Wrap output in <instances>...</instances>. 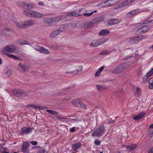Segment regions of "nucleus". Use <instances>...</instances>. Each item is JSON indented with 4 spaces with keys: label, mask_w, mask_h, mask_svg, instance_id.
I'll list each match as a JSON object with an SVG mask.
<instances>
[{
    "label": "nucleus",
    "mask_w": 153,
    "mask_h": 153,
    "mask_svg": "<svg viewBox=\"0 0 153 153\" xmlns=\"http://www.w3.org/2000/svg\"><path fill=\"white\" fill-rule=\"evenodd\" d=\"M23 14L25 16L34 18H39L42 17L44 15L42 13L27 9L23 11Z\"/></svg>",
    "instance_id": "nucleus-1"
},
{
    "label": "nucleus",
    "mask_w": 153,
    "mask_h": 153,
    "mask_svg": "<svg viewBox=\"0 0 153 153\" xmlns=\"http://www.w3.org/2000/svg\"><path fill=\"white\" fill-rule=\"evenodd\" d=\"M105 131V129L103 126H101L96 129L92 134L93 137H99L102 135Z\"/></svg>",
    "instance_id": "nucleus-2"
},
{
    "label": "nucleus",
    "mask_w": 153,
    "mask_h": 153,
    "mask_svg": "<svg viewBox=\"0 0 153 153\" xmlns=\"http://www.w3.org/2000/svg\"><path fill=\"white\" fill-rule=\"evenodd\" d=\"M18 52V50L13 45H9L7 46L4 50V53H16Z\"/></svg>",
    "instance_id": "nucleus-3"
},
{
    "label": "nucleus",
    "mask_w": 153,
    "mask_h": 153,
    "mask_svg": "<svg viewBox=\"0 0 153 153\" xmlns=\"http://www.w3.org/2000/svg\"><path fill=\"white\" fill-rule=\"evenodd\" d=\"M72 103L76 107L82 108H86V106L85 104L79 99H77L73 100Z\"/></svg>",
    "instance_id": "nucleus-4"
},
{
    "label": "nucleus",
    "mask_w": 153,
    "mask_h": 153,
    "mask_svg": "<svg viewBox=\"0 0 153 153\" xmlns=\"http://www.w3.org/2000/svg\"><path fill=\"white\" fill-rule=\"evenodd\" d=\"M65 30V26H62L58 29L55 30L52 32L51 34V36L52 38H54L57 35L59 34L60 32H63Z\"/></svg>",
    "instance_id": "nucleus-5"
},
{
    "label": "nucleus",
    "mask_w": 153,
    "mask_h": 153,
    "mask_svg": "<svg viewBox=\"0 0 153 153\" xmlns=\"http://www.w3.org/2000/svg\"><path fill=\"white\" fill-rule=\"evenodd\" d=\"M120 0H108L105 1L101 3L102 6H111L115 5L118 3Z\"/></svg>",
    "instance_id": "nucleus-6"
},
{
    "label": "nucleus",
    "mask_w": 153,
    "mask_h": 153,
    "mask_svg": "<svg viewBox=\"0 0 153 153\" xmlns=\"http://www.w3.org/2000/svg\"><path fill=\"white\" fill-rule=\"evenodd\" d=\"M139 26H141V27L138 29V31L139 33H144L152 28L151 26H147L144 25H143L141 23L139 24Z\"/></svg>",
    "instance_id": "nucleus-7"
},
{
    "label": "nucleus",
    "mask_w": 153,
    "mask_h": 153,
    "mask_svg": "<svg viewBox=\"0 0 153 153\" xmlns=\"http://www.w3.org/2000/svg\"><path fill=\"white\" fill-rule=\"evenodd\" d=\"M20 4L21 7L25 8L32 9L34 7L33 4H30L26 2L21 1Z\"/></svg>",
    "instance_id": "nucleus-8"
},
{
    "label": "nucleus",
    "mask_w": 153,
    "mask_h": 153,
    "mask_svg": "<svg viewBox=\"0 0 153 153\" xmlns=\"http://www.w3.org/2000/svg\"><path fill=\"white\" fill-rule=\"evenodd\" d=\"M33 128L24 127L21 129L20 131V134H27L30 133Z\"/></svg>",
    "instance_id": "nucleus-9"
},
{
    "label": "nucleus",
    "mask_w": 153,
    "mask_h": 153,
    "mask_svg": "<svg viewBox=\"0 0 153 153\" xmlns=\"http://www.w3.org/2000/svg\"><path fill=\"white\" fill-rule=\"evenodd\" d=\"M29 143L27 142H24L22 145V151L23 153H29V150L28 148Z\"/></svg>",
    "instance_id": "nucleus-10"
},
{
    "label": "nucleus",
    "mask_w": 153,
    "mask_h": 153,
    "mask_svg": "<svg viewBox=\"0 0 153 153\" xmlns=\"http://www.w3.org/2000/svg\"><path fill=\"white\" fill-rule=\"evenodd\" d=\"M13 94L16 96H19L21 95H25L26 93L23 91L17 89L13 90Z\"/></svg>",
    "instance_id": "nucleus-11"
},
{
    "label": "nucleus",
    "mask_w": 153,
    "mask_h": 153,
    "mask_svg": "<svg viewBox=\"0 0 153 153\" xmlns=\"http://www.w3.org/2000/svg\"><path fill=\"white\" fill-rule=\"evenodd\" d=\"M134 1V0H126L124 1L121 3L120 4L119 6L120 7H123L129 5Z\"/></svg>",
    "instance_id": "nucleus-12"
},
{
    "label": "nucleus",
    "mask_w": 153,
    "mask_h": 153,
    "mask_svg": "<svg viewBox=\"0 0 153 153\" xmlns=\"http://www.w3.org/2000/svg\"><path fill=\"white\" fill-rule=\"evenodd\" d=\"M25 28L30 27L35 24V21L33 20H29L24 22Z\"/></svg>",
    "instance_id": "nucleus-13"
},
{
    "label": "nucleus",
    "mask_w": 153,
    "mask_h": 153,
    "mask_svg": "<svg viewBox=\"0 0 153 153\" xmlns=\"http://www.w3.org/2000/svg\"><path fill=\"white\" fill-rule=\"evenodd\" d=\"M16 26L18 28H25L24 22H16L14 23Z\"/></svg>",
    "instance_id": "nucleus-14"
},
{
    "label": "nucleus",
    "mask_w": 153,
    "mask_h": 153,
    "mask_svg": "<svg viewBox=\"0 0 153 153\" xmlns=\"http://www.w3.org/2000/svg\"><path fill=\"white\" fill-rule=\"evenodd\" d=\"M123 71L121 65H120L114 68L112 72L113 74H118L121 73Z\"/></svg>",
    "instance_id": "nucleus-15"
},
{
    "label": "nucleus",
    "mask_w": 153,
    "mask_h": 153,
    "mask_svg": "<svg viewBox=\"0 0 153 153\" xmlns=\"http://www.w3.org/2000/svg\"><path fill=\"white\" fill-rule=\"evenodd\" d=\"M137 146L135 144H132L131 146L125 145L124 146V147L126 148V151L128 153L132 150Z\"/></svg>",
    "instance_id": "nucleus-16"
},
{
    "label": "nucleus",
    "mask_w": 153,
    "mask_h": 153,
    "mask_svg": "<svg viewBox=\"0 0 153 153\" xmlns=\"http://www.w3.org/2000/svg\"><path fill=\"white\" fill-rule=\"evenodd\" d=\"M83 9H80L78 11H79V12L77 11L76 10L73 12H72L70 13H69L67 14V16H77L80 15V14L79 13V12H80L81 11L83 10Z\"/></svg>",
    "instance_id": "nucleus-17"
},
{
    "label": "nucleus",
    "mask_w": 153,
    "mask_h": 153,
    "mask_svg": "<svg viewBox=\"0 0 153 153\" xmlns=\"http://www.w3.org/2000/svg\"><path fill=\"white\" fill-rule=\"evenodd\" d=\"M120 21L118 19H112L108 20V23L109 25L111 26L117 24Z\"/></svg>",
    "instance_id": "nucleus-18"
},
{
    "label": "nucleus",
    "mask_w": 153,
    "mask_h": 153,
    "mask_svg": "<svg viewBox=\"0 0 153 153\" xmlns=\"http://www.w3.org/2000/svg\"><path fill=\"white\" fill-rule=\"evenodd\" d=\"M16 42L20 45H29V42L23 39H18L16 40Z\"/></svg>",
    "instance_id": "nucleus-19"
},
{
    "label": "nucleus",
    "mask_w": 153,
    "mask_h": 153,
    "mask_svg": "<svg viewBox=\"0 0 153 153\" xmlns=\"http://www.w3.org/2000/svg\"><path fill=\"white\" fill-rule=\"evenodd\" d=\"M110 33L109 30L106 29L102 30L99 33L98 35L100 36H104Z\"/></svg>",
    "instance_id": "nucleus-20"
},
{
    "label": "nucleus",
    "mask_w": 153,
    "mask_h": 153,
    "mask_svg": "<svg viewBox=\"0 0 153 153\" xmlns=\"http://www.w3.org/2000/svg\"><path fill=\"white\" fill-rule=\"evenodd\" d=\"M145 114V113L142 112L140 113V114L138 115H135L133 117V118L134 120H137L141 119L143 117Z\"/></svg>",
    "instance_id": "nucleus-21"
},
{
    "label": "nucleus",
    "mask_w": 153,
    "mask_h": 153,
    "mask_svg": "<svg viewBox=\"0 0 153 153\" xmlns=\"http://www.w3.org/2000/svg\"><path fill=\"white\" fill-rule=\"evenodd\" d=\"M131 63L130 62H128L126 63H123L120 64L123 70L127 69L129 68L131 65Z\"/></svg>",
    "instance_id": "nucleus-22"
},
{
    "label": "nucleus",
    "mask_w": 153,
    "mask_h": 153,
    "mask_svg": "<svg viewBox=\"0 0 153 153\" xmlns=\"http://www.w3.org/2000/svg\"><path fill=\"white\" fill-rule=\"evenodd\" d=\"M18 67L22 69L23 71L25 72L27 71L29 69V68L28 66L26 65L21 64V63L19 64Z\"/></svg>",
    "instance_id": "nucleus-23"
},
{
    "label": "nucleus",
    "mask_w": 153,
    "mask_h": 153,
    "mask_svg": "<svg viewBox=\"0 0 153 153\" xmlns=\"http://www.w3.org/2000/svg\"><path fill=\"white\" fill-rule=\"evenodd\" d=\"M103 19V18L102 17H98L94 19L93 22L94 24H97L102 21Z\"/></svg>",
    "instance_id": "nucleus-24"
},
{
    "label": "nucleus",
    "mask_w": 153,
    "mask_h": 153,
    "mask_svg": "<svg viewBox=\"0 0 153 153\" xmlns=\"http://www.w3.org/2000/svg\"><path fill=\"white\" fill-rule=\"evenodd\" d=\"M81 146V144L80 143H76L72 146V149L76 152H77V149Z\"/></svg>",
    "instance_id": "nucleus-25"
},
{
    "label": "nucleus",
    "mask_w": 153,
    "mask_h": 153,
    "mask_svg": "<svg viewBox=\"0 0 153 153\" xmlns=\"http://www.w3.org/2000/svg\"><path fill=\"white\" fill-rule=\"evenodd\" d=\"M96 87L98 90L100 91H102L106 89V87L105 86L100 85H97Z\"/></svg>",
    "instance_id": "nucleus-26"
},
{
    "label": "nucleus",
    "mask_w": 153,
    "mask_h": 153,
    "mask_svg": "<svg viewBox=\"0 0 153 153\" xmlns=\"http://www.w3.org/2000/svg\"><path fill=\"white\" fill-rule=\"evenodd\" d=\"M91 45L93 47H96L99 45L98 40L96 39L93 41L91 44Z\"/></svg>",
    "instance_id": "nucleus-27"
},
{
    "label": "nucleus",
    "mask_w": 153,
    "mask_h": 153,
    "mask_svg": "<svg viewBox=\"0 0 153 153\" xmlns=\"http://www.w3.org/2000/svg\"><path fill=\"white\" fill-rule=\"evenodd\" d=\"M40 52L46 54H49L50 52L49 50L44 47H41Z\"/></svg>",
    "instance_id": "nucleus-28"
},
{
    "label": "nucleus",
    "mask_w": 153,
    "mask_h": 153,
    "mask_svg": "<svg viewBox=\"0 0 153 153\" xmlns=\"http://www.w3.org/2000/svg\"><path fill=\"white\" fill-rule=\"evenodd\" d=\"M138 10L137 9L135 10H132L129 12H128L127 15V16H131V15H133L136 13H138L139 12H138Z\"/></svg>",
    "instance_id": "nucleus-29"
},
{
    "label": "nucleus",
    "mask_w": 153,
    "mask_h": 153,
    "mask_svg": "<svg viewBox=\"0 0 153 153\" xmlns=\"http://www.w3.org/2000/svg\"><path fill=\"white\" fill-rule=\"evenodd\" d=\"M104 69V67H101L98 70V71H97L95 74V76L96 77L98 76L100 74L101 72Z\"/></svg>",
    "instance_id": "nucleus-30"
},
{
    "label": "nucleus",
    "mask_w": 153,
    "mask_h": 153,
    "mask_svg": "<svg viewBox=\"0 0 153 153\" xmlns=\"http://www.w3.org/2000/svg\"><path fill=\"white\" fill-rule=\"evenodd\" d=\"M111 51L109 50H105L99 53L100 55H107L111 53Z\"/></svg>",
    "instance_id": "nucleus-31"
},
{
    "label": "nucleus",
    "mask_w": 153,
    "mask_h": 153,
    "mask_svg": "<svg viewBox=\"0 0 153 153\" xmlns=\"http://www.w3.org/2000/svg\"><path fill=\"white\" fill-rule=\"evenodd\" d=\"M94 24L93 22H91L85 24L84 25V27L85 28H89L92 27Z\"/></svg>",
    "instance_id": "nucleus-32"
},
{
    "label": "nucleus",
    "mask_w": 153,
    "mask_h": 153,
    "mask_svg": "<svg viewBox=\"0 0 153 153\" xmlns=\"http://www.w3.org/2000/svg\"><path fill=\"white\" fill-rule=\"evenodd\" d=\"M129 41L133 43H136L138 42V40H137L136 36L132 37L130 38Z\"/></svg>",
    "instance_id": "nucleus-33"
},
{
    "label": "nucleus",
    "mask_w": 153,
    "mask_h": 153,
    "mask_svg": "<svg viewBox=\"0 0 153 153\" xmlns=\"http://www.w3.org/2000/svg\"><path fill=\"white\" fill-rule=\"evenodd\" d=\"M45 22L48 25H51L53 22L52 18H47L45 19Z\"/></svg>",
    "instance_id": "nucleus-34"
},
{
    "label": "nucleus",
    "mask_w": 153,
    "mask_h": 153,
    "mask_svg": "<svg viewBox=\"0 0 153 153\" xmlns=\"http://www.w3.org/2000/svg\"><path fill=\"white\" fill-rule=\"evenodd\" d=\"M35 148L36 149H39V153H45V152L44 148H41L39 146H36L35 147Z\"/></svg>",
    "instance_id": "nucleus-35"
},
{
    "label": "nucleus",
    "mask_w": 153,
    "mask_h": 153,
    "mask_svg": "<svg viewBox=\"0 0 153 153\" xmlns=\"http://www.w3.org/2000/svg\"><path fill=\"white\" fill-rule=\"evenodd\" d=\"M99 45L103 44L107 41V40L105 38H102L98 39Z\"/></svg>",
    "instance_id": "nucleus-36"
},
{
    "label": "nucleus",
    "mask_w": 153,
    "mask_h": 153,
    "mask_svg": "<svg viewBox=\"0 0 153 153\" xmlns=\"http://www.w3.org/2000/svg\"><path fill=\"white\" fill-rule=\"evenodd\" d=\"M146 36H143L140 35L138 36H136L137 39V40H138V42L143 39L145 38L146 37Z\"/></svg>",
    "instance_id": "nucleus-37"
},
{
    "label": "nucleus",
    "mask_w": 153,
    "mask_h": 153,
    "mask_svg": "<svg viewBox=\"0 0 153 153\" xmlns=\"http://www.w3.org/2000/svg\"><path fill=\"white\" fill-rule=\"evenodd\" d=\"M152 20H148L147 21H146L144 22L143 23V25H144L145 26H147L151 24V23L152 22Z\"/></svg>",
    "instance_id": "nucleus-38"
},
{
    "label": "nucleus",
    "mask_w": 153,
    "mask_h": 153,
    "mask_svg": "<svg viewBox=\"0 0 153 153\" xmlns=\"http://www.w3.org/2000/svg\"><path fill=\"white\" fill-rule=\"evenodd\" d=\"M53 22H58L61 20L60 16H57L52 18Z\"/></svg>",
    "instance_id": "nucleus-39"
},
{
    "label": "nucleus",
    "mask_w": 153,
    "mask_h": 153,
    "mask_svg": "<svg viewBox=\"0 0 153 153\" xmlns=\"http://www.w3.org/2000/svg\"><path fill=\"white\" fill-rule=\"evenodd\" d=\"M46 111L47 112H48V113L51 114H52L57 115L58 114L57 112H56L55 111L53 110H46Z\"/></svg>",
    "instance_id": "nucleus-40"
},
{
    "label": "nucleus",
    "mask_w": 153,
    "mask_h": 153,
    "mask_svg": "<svg viewBox=\"0 0 153 153\" xmlns=\"http://www.w3.org/2000/svg\"><path fill=\"white\" fill-rule=\"evenodd\" d=\"M97 12V10H95L94 12H91L90 13H84L83 14L85 16H89L91 15L94 13H96Z\"/></svg>",
    "instance_id": "nucleus-41"
},
{
    "label": "nucleus",
    "mask_w": 153,
    "mask_h": 153,
    "mask_svg": "<svg viewBox=\"0 0 153 153\" xmlns=\"http://www.w3.org/2000/svg\"><path fill=\"white\" fill-rule=\"evenodd\" d=\"M153 73V68L152 69L149 71L148 72L146 75L149 76V77H150Z\"/></svg>",
    "instance_id": "nucleus-42"
},
{
    "label": "nucleus",
    "mask_w": 153,
    "mask_h": 153,
    "mask_svg": "<svg viewBox=\"0 0 153 153\" xmlns=\"http://www.w3.org/2000/svg\"><path fill=\"white\" fill-rule=\"evenodd\" d=\"M41 47L40 46L38 45H36L34 46V49L38 51H39L40 52V50H41Z\"/></svg>",
    "instance_id": "nucleus-43"
},
{
    "label": "nucleus",
    "mask_w": 153,
    "mask_h": 153,
    "mask_svg": "<svg viewBox=\"0 0 153 153\" xmlns=\"http://www.w3.org/2000/svg\"><path fill=\"white\" fill-rule=\"evenodd\" d=\"M149 76H147V75H145L143 77V81L144 82H146L148 79L149 78Z\"/></svg>",
    "instance_id": "nucleus-44"
},
{
    "label": "nucleus",
    "mask_w": 153,
    "mask_h": 153,
    "mask_svg": "<svg viewBox=\"0 0 153 153\" xmlns=\"http://www.w3.org/2000/svg\"><path fill=\"white\" fill-rule=\"evenodd\" d=\"M136 93L138 96L141 94V91L138 88H136Z\"/></svg>",
    "instance_id": "nucleus-45"
},
{
    "label": "nucleus",
    "mask_w": 153,
    "mask_h": 153,
    "mask_svg": "<svg viewBox=\"0 0 153 153\" xmlns=\"http://www.w3.org/2000/svg\"><path fill=\"white\" fill-rule=\"evenodd\" d=\"M12 74V71L10 70H8L6 73L8 77H9Z\"/></svg>",
    "instance_id": "nucleus-46"
},
{
    "label": "nucleus",
    "mask_w": 153,
    "mask_h": 153,
    "mask_svg": "<svg viewBox=\"0 0 153 153\" xmlns=\"http://www.w3.org/2000/svg\"><path fill=\"white\" fill-rule=\"evenodd\" d=\"M65 118L64 117L59 116L58 117V119L60 121H62Z\"/></svg>",
    "instance_id": "nucleus-47"
},
{
    "label": "nucleus",
    "mask_w": 153,
    "mask_h": 153,
    "mask_svg": "<svg viewBox=\"0 0 153 153\" xmlns=\"http://www.w3.org/2000/svg\"><path fill=\"white\" fill-rule=\"evenodd\" d=\"M82 71V67L81 66H78L77 67V69H76V71L77 72H80Z\"/></svg>",
    "instance_id": "nucleus-48"
},
{
    "label": "nucleus",
    "mask_w": 153,
    "mask_h": 153,
    "mask_svg": "<svg viewBox=\"0 0 153 153\" xmlns=\"http://www.w3.org/2000/svg\"><path fill=\"white\" fill-rule=\"evenodd\" d=\"M95 144L97 145H99L100 144V141L99 140H96L94 142Z\"/></svg>",
    "instance_id": "nucleus-49"
},
{
    "label": "nucleus",
    "mask_w": 153,
    "mask_h": 153,
    "mask_svg": "<svg viewBox=\"0 0 153 153\" xmlns=\"http://www.w3.org/2000/svg\"><path fill=\"white\" fill-rule=\"evenodd\" d=\"M30 143L32 145L35 146L37 145V142L36 141H31Z\"/></svg>",
    "instance_id": "nucleus-50"
},
{
    "label": "nucleus",
    "mask_w": 153,
    "mask_h": 153,
    "mask_svg": "<svg viewBox=\"0 0 153 153\" xmlns=\"http://www.w3.org/2000/svg\"><path fill=\"white\" fill-rule=\"evenodd\" d=\"M6 54L10 58L13 59L14 55H12V54H7V53H6Z\"/></svg>",
    "instance_id": "nucleus-51"
},
{
    "label": "nucleus",
    "mask_w": 153,
    "mask_h": 153,
    "mask_svg": "<svg viewBox=\"0 0 153 153\" xmlns=\"http://www.w3.org/2000/svg\"><path fill=\"white\" fill-rule=\"evenodd\" d=\"M148 153H153V147L151 148L148 151Z\"/></svg>",
    "instance_id": "nucleus-52"
},
{
    "label": "nucleus",
    "mask_w": 153,
    "mask_h": 153,
    "mask_svg": "<svg viewBox=\"0 0 153 153\" xmlns=\"http://www.w3.org/2000/svg\"><path fill=\"white\" fill-rule=\"evenodd\" d=\"M75 130V128L74 127H73L70 129V131L72 132H74Z\"/></svg>",
    "instance_id": "nucleus-53"
},
{
    "label": "nucleus",
    "mask_w": 153,
    "mask_h": 153,
    "mask_svg": "<svg viewBox=\"0 0 153 153\" xmlns=\"http://www.w3.org/2000/svg\"><path fill=\"white\" fill-rule=\"evenodd\" d=\"M28 107H34L35 109H36V106L35 105L30 104L28 105Z\"/></svg>",
    "instance_id": "nucleus-54"
},
{
    "label": "nucleus",
    "mask_w": 153,
    "mask_h": 153,
    "mask_svg": "<svg viewBox=\"0 0 153 153\" xmlns=\"http://www.w3.org/2000/svg\"><path fill=\"white\" fill-rule=\"evenodd\" d=\"M149 83H153V78H151L149 80Z\"/></svg>",
    "instance_id": "nucleus-55"
},
{
    "label": "nucleus",
    "mask_w": 153,
    "mask_h": 153,
    "mask_svg": "<svg viewBox=\"0 0 153 153\" xmlns=\"http://www.w3.org/2000/svg\"><path fill=\"white\" fill-rule=\"evenodd\" d=\"M38 4L39 5L41 6H43L44 5V3L43 2H42V1L39 2L38 3Z\"/></svg>",
    "instance_id": "nucleus-56"
},
{
    "label": "nucleus",
    "mask_w": 153,
    "mask_h": 153,
    "mask_svg": "<svg viewBox=\"0 0 153 153\" xmlns=\"http://www.w3.org/2000/svg\"><path fill=\"white\" fill-rule=\"evenodd\" d=\"M149 84H150V85H149V88L150 89H153V84L152 83V84H151V83H149Z\"/></svg>",
    "instance_id": "nucleus-57"
},
{
    "label": "nucleus",
    "mask_w": 153,
    "mask_h": 153,
    "mask_svg": "<svg viewBox=\"0 0 153 153\" xmlns=\"http://www.w3.org/2000/svg\"><path fill=\"white\" fill-rule=\"evenodd\" d=\"M36 108H38L40 109H43L42 107L40 106H36Z\"/></svg>",
    "instance_id": "nucleus-58"
},
{
    "label": "nucleus",
    "mask_w": 153,
    "mask_h": 153,
    "mask_svg": "<svg viewBox=\"0 0 153 153\" xmlns=\"http://www.w3.org/2000/svg\"><path fill=\"white\" fill-rule=\"evenodd\" d=\"M132 57V56H126V57L125 59V60H128V59H131Z\"/></svg>",
    "instance_id": "nucleus-59"
},
{
    "label": "nucleus",
    "mask_w": 153,
    "mask_h": 153,
    "mask_svg": "<svg viewBox=\"0 0 153 153\" xmlns=\"http://www.w3.org/2000/svg\"><path fill=\"white\" fill-rule=\"evenodd\" d=\"M116 122V120H111L109 122V123H115V122Z\"/></svg>",
    "instance_id": "nucleus-60"
},
{
    "label": "nucleus",
    "mask_w": 153,
    "mask_h": 153,
    "mask_svg": "<svg viewBox=\"0 0 153 153\" xmlns=\"http://www.w3.org/2000/svg\"><path fill=\"white\" fill-rule=\"evenodd\" d=\"M13 59H19V57L14 55Z\"/></svg>",
    "instance_id": "nucleus-61"
},
{
    "label": "nucleus",
    "mask_w": 153,
    "mask_h": 153,
    "mask_svg": "<svg viewBox=\"0 0 153 153\" xmlns=\"http://www.w3.org/2000/svg\"><path fill=\"white\" fill-rule=\"evenodd\" d=\"M150 128H153V124H152L149 126Z\"/></svg>",
    "instance_id": "nucleus-62"
},
{
    "label": "nucleus",
    "mask_w": 153,
    "mask_h": 153,
    "mask_svg": "<svg viewBox=\"0 0 153 153\" xmlns=\"http://www.w3.org/2000/svg\"><path fill=\"white\" fill-rule=\"evenodd\" d=\"M2 63V60L0 58V65Z\"/></svg>",
    "instance_id": "nucleus-63"
},
{
    "label": "nucleus",
    "mask_w": 153,
    "mask_h": 153,
    "mask_svg": "<svg viewBox=\"0 0 153 153\" xmlns=\"http://www.w3.org/2000/svg\"><path fill=\"white\" fill-rule=\"evenodd\" d=\"M151 48L152 49H153V45L151 46Z\"/></svg>",
    "instance_id": "nucleus-64"
}]
</instances>
